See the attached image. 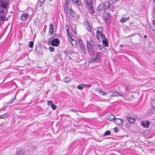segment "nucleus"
<instances>
[{
  "label": "nucleus",
  "mask_w": 155,
  "mask_h": 155,
  "mask_svg": "<svg viewBox=\"0 0 155 155\" xmlns=\"http://www.w3.org/2000/svg\"><path fill=\"white\" fill-rule=\"evenodd\" d=\"M97 37L98 40H102L105 38V35L103 33V29L101 27H98L96 31Z\"/></svg>",
  "instance_id": "nucleus-1"
},
{
  "label": "nucleus",
  "mask_w": 155,
  "mask_h": 155,
  "mask_svg": "<svg viewBox=\"0 0 155 155\" xmlns=\"http://www.w3.org/2000/svg\"><path fill=\"white\" fill-rule=\"evenodd\" d=\"M110 4L108 2H105L104 3H102L99 5L97 8L99 11L105 9L109 8Z\"/></svg>",
  "instance_id": "nucleus-2"
},
{
  "label": "nucleus",
  "mask_w": 155,
  "mask_h": 155,
  "mask_svg": "<svg viewBox=\"0 0 155 155\" xmlns=\"http://www.w3.org/2000/svg\"><path fill=\"white\" fill-rule=\"evenodd\" d=\"M111 116L112 117L111 119L115 120V123L117 125H121L123 124V119L115 117L114 115L113 114H111Z\"/></svg>",
  "instance_id": "nucleus-3"
},
{
  "label": "nucleus",
  "mask_w": 155,
  "mask_h": 155,
  "mask_svg": "<svg viewBox=\"0 0 155 155\" xmlns=\"http://www.w3.org/2000/svg\"><path fill=\"white\" fill-rule=\"evenodd\" d=\"M101 58V54L100 53L98 52L95 58L91 62H98L100 61Z\"/></svg>",
  "instance_id": "nucleus-4"
},
{
  "label": "nucleus",
  "mask_w": 155,
  "mask_h": 155,
  "mask_svg": "<svg viewBox=\"0 0 155 155\" xmlns=\"http://www.w3.org/2000/svg\"><path fill=\"white\" fill-rule=\"evenodd\" d=\"M68 36V39L71 44L73 47H75L77 45V42L75 40L73 39L71 35Z\"/></svg>",
  "instance_id": "nucleus-5"
},
{
  "label": "nucleus",
  "mask_w": 155,
  "mask_h": 155,
  "mask_svg": "<svg viewBox=\"0 0 155 155\" xmlns=\"http://www.w3.org/2000/svg\"><path fill=\"white\" fill-rule=\"evenodd\" d=\"M87 46L89 54L91 55H92L93 54V49L91 43L88 41L87 42Z\"/></svg>",
  "instance_id": "nucleus-6"
},
{
  "label": "nucleus",
  "mask_w": 155,
  "mask_h": 155,
  "mask_svg": "<svg viewBox=\"0 0 155 155\" xmlns=\"http://www.w3.org/2000/svg\"><path fill=\"white\" fill-rule=\"evenodd\" d=\"M86 6L89 7L92 6L93 0H84Z\"/></svg>",
  "instance_id": "nucleus-7"
},
{
  "label": "nucleus",
  "mask_w": 155,
  "mask_h": 155,
  "mask_svg": "<svg viewBox=\"0 0 155 155\" xmlns=\"http://www.w3.org/2000/svg\"><path fill=\"white\" fill-rule=\"evenodd\" d=\"M51 44L53 46H58L59 44V40L58 38L53 39L51 41Z\"/></svg>",
  "instance_id": "nucleus-8"
},
{
  "label": "nucleus",
  "mask_w": 155,
  "mask_h": 155,
  "mask_svg": "<svg viewBox=\"0 0 155 155\" xmlns=\"http://www.w3.org/2000/svg\"><path fill=\"white\" fill-rule=\"evenodd\" d=\"M29 16V15L27 13H24L21 15V19L22 20L25 21L28 19Z\"/></svg>",
  "instance_id": "nucleus-9"
},
{
  "label": "nucleus",
  "mask_w": 155,
  "mask_h": 155,
  "mask_svg": "<svg viewBox=\"0 0 155 155\" xmlns=\"http://www.w3.org/2000/svg\"><path fill=\"white\" fill-rule=\"evenodd\" d=\"M142 125L144 127L148 128L150 125V122L148 120L143 121L141 123Z\"/></svg>",
  "instance_id": "nucleus-10"
},
{
  "label": "nucleus",
  "mask_w": 155,
  "mask_h": 155,
  "mask_svg": "<svg viewBox=\"0 0 155 155\" xmlns=\"http://www.w3.org/2000/svg\"><path fill=\"white\" fill-rule=\"evenodd\" d=\"M100 41H102L103 44L105 46H108V41L107 40L106 38L105 37V38H104L102 39V40H99Z\"/></svg>",
  "instance_id": "nucleus-11"
},
{
  "label": "nucleus",
  "mask_w": 155,
  "mask_h": 155,
  "mask_svg": "<svg viewBox=\"0 0 155 155\" xmlns=\"http://www.w3.org/2000/svg\"><path fill=\"white\" fill-rule=\"evenodd\" d=\"M78 42L80 45V48L84 50V45L81 39L79 40Z\"/></svg>",
  "instance_id": "nucleus-12"
},
{
  "label": "nucleus",
  "mask_w": 155,
  "mask_h": 155,
  "mask_svg": "<svg viewBox=\"0 0 155 155\" xmlns=\"http://www.w3.org/2000/svg\"><path fill=\"white\" fill-rule=\"evenodd\" d=\"M49 33L51 34H52L54 33V29L53 27V25L52 24H51L49 26Z\"/></svg>",
  "instance_id": "nucleus-13"
},
{
  "label": "nucleus",
  "mask_w": 155,
  "mask_h": 155,
  "mask_svg": "<svg viewBox=\"0 0 155 155\" xmlns=\"http://www.w3.org/2000/svg\"><path fill=\"white\" fill-rule=\"evenodd\" d=\"M72 2L73 3L76 4L77 5H81V2L79 0H72Z\"/></svg>",
  "instance_id": "nucleus-14"
},
{
  "label": "nucleus",
  "mask_w": 155,
  "mask_h": 155,
  "mask_svg": "<svg viewBox=\"0 0 155 155\" xmlns=\"http://www.w3.org/2000/svg\"><path fill=\"white\" fill-rule=\"evenodd\" d=\"M127 118L128 120L130 123H133L135 121V119L130 117H128Z\"/></svg>",
  "instance_id": "nucleus-15"
},
{
  "label": "nucleus",
  "mask_w": 155,
  "mask_h": 155,
  "mask_svg": "<svg viewBox=\"0 0 155 155\" xmlns=\"http://www.w3.org/2000/svg\"><path fill=\"white\" fill-rule=\"evenodd\" d=\"M130 18L129 17H128L127 18L125 17H123L120 19V21L121 22L124 23L126 21L128 20Z\"/></svg>",
  "instance_id": "nucleus-16"
},
{
  "label": "nucleus",
  "mask_w": 155,
  "mask_h": 155,
  "mask_svg": "<svg viewBox=\"0 0 155 155\" xmlns=\"http://www.w3.org/2000/svg\"><path fill=\"white\" fill-rule=\"evenodd\" d=\"M70 12L71 15L73 17H75L76 14L74 11L72 9H70Z\"/></svg>",
  "instance_id": "nucleus-17"
},
{
  "label": "nucleus",
  "mask_w": 155,
  "mask_h": 155,
  "mask_svg": "<svg viewBox=\"0 0 155 155\" xmlns=\"http://www.w3.org/2000/svg\"><path fill=\"white\" fill-rule=\"evenodd\" d=\"M150 28L152 31L155 30V21H153L152 25L150 26Z\"/></svg>",
  "instance_id": "nucleus-18"
},
{
  "label": "nucleus",
  "mask_w": 155,
  "mask_h": 155,
  "mask_svg": "<svg viewBox=\"0 0 155 155\" xmlns=\"http://www.w3.org/2000/svg\"><path fill=\"white\" fill-rule=\"evenodd\" d=\"M86 28L89 31H91V29L90 25L88 22H87L86 23Z\"/></svg>",
  "instance_id": "nucleus-19"
},
{
  "label": "nucleus",
  "mask_w": 155,
  "mask_h": 155,
  "mask_svg": "<svg viewBox=\"0 0 155 155\" xmlns=\"http://www.w3.org/2000/svg\"><path fill=\"white\" fill-rule=\"evenodd\" d=\"M76 27V25L74 24L72 25L71 27L72 30L74 32V33L75 34H76V30L75 29Z\"/></svg>",
  "instance_id": "nucleus-20"
},
{
  "label": "nucleus",
  "mask_w": 155,
  "mask_h": 155,
  "mask_svg": "<svg viewBox=\"0 0 155 155\" xmlns=\"http://www.w3.org/2000/svg\"><path fill=\"white\" fill-rule=\"evenodd\" d=\"M71 81V78L69 77H66L64 79V82L65 83H68Z\"/></svg>",
  "instance_id": "nucleus-21"
},
{
  "label": "nucleus",
  "mask_w": 155,
  "mask_h": 155,
  "mask_svg": "<svg viewBox=\"0 0 155 155\" xmlns=\"http://www.w3.org/2000/svg\"><path fill=\"white\" fill-rule=\"evenodd\" d=\"M65 28L66 30L67 34L68 36L70 35L69 32L68 26V25H66L65 26Z\"/></svg>",
  "instance_id": "nucleus-22"
},
{
  "label": "nucleus",
  "mask_w": 155,
  "mask_h": 155,
  "mask_svg": "<svg viewBox=\"0 0 155 155\" xmlns=\"http://www.w3.org/2000/svg\"><path fill=\"white\" fill-rule=\"evenodd\" d=\"M90 8L89 11L91 14H92L94 13V11L93 9L92 6L89 7Z\"/></svg>",
  "instance_id": "nucleus-23"
},
{
  "label": "nucleus",
  "mask_w": 155,
  "mask_h": 155,
  "mask_svg": "<svg viewBox=\"0 0 155 155\" xmlns=\"http://www.w3.org/2000/svg\"><path fill=\"white\" fill-rule=\"evenodd\" d=\"M64 10L66 13H67L68 12V5H64Z\"/></svg>",
  "instance_id": "nucleus-24"
},
{
  "label": "nucleus",
  "mask_w": 155,
  "mask_h": 155,
  "mask_svg": "<svg viewBox=\"0 0 155 155\" xmlns=\"http://www.w3.org/2000/svg\"><path fill=\"white\" fill-rule=\"evenodd\" d=\"M118 95V93L116 92H114L112 94L110 95V96L111 97H112L113 96L115 97L117 96Z\"/></svg>",
  "instance_id": "nucleus-25"
},
{
  "label": "nucleus",
  "mask_w": 155,
  "mask_h": 155,
  "mask_svg": "<svg viewBox=\"0 0 155 155\" xmlns=\"http://www.w3.org/2000/svg\"><path fill=\"white\" fill-rule=\"evenodd\" d=\"M151 102L153 108L155 110V100L153 99Z\"/></svg>",
  "instance_id": "nucleus-26"
},
{
  "label": "nucleus",
  "mask_w": 155,
  "mask_h": 155,
  "mask_svg": "<svg viewBox=\"0 0 155 155\" xmlns=\"http://www.w3.org/2000/svg\"><path fill=\"white\" fill-rule=\"evenodd\" d=\"M82 85L84 87L86 88H89L91 87V85L90 84H82Z\"/></svg>",
  "instance_id": "nucleus-27"
},
{
  "label": "nucleus",
  "mask_w": 155,
  "mask_h": 155,
  "mask_svg": "<svg viewBox=\"0 0 155 155\" xmlns=\"http://www.w3.org/2000/svg\"><path fill=\"white\" fill-rule=\"evenodd\" d=\"M1 6L4 8H6V3L5 2H2Z\"/></svg>",
  "instance_id": "nucleus-28"
},
{
  "label": "nucleus",
  "mask_w": 155,
  "mask_h": 155,
  "mask_svg": "<svg viewBox=\"0 0 155 155\" xmlns=\"http://www.w3.org/2000/svg\"><path fill=\"white\" fill-rule=\"evenodd\" d=\"M120 0H109V1L110 2H111V4H114L116 2H117L120 1Z\"/></svg>",
  "instance_id": "nucleus-29"
},
{
  "label": "nucleus",
  "mask_w": 155,
  "mask_h": 155,
  "mask_svg": "<svg viewBox=\"0 0 155 155\" xmlns=\"http://www.w3.org/2000/svg\"><path fill=\"white\" fill-rule=\"evenodd\" d=\"M7 116V115L5 114L2 115H0V119H3L5 117H6Z\"/></svg>",
  "instance_id": "nucleus-30"
},
{
  "label": "nucleus",
  "mask_w": 155,
  "mask_h": 155,
  "mask_svg": "<svg viewBox=\"0 0 155 155\" xmlns=\"http://www.w3.org/2000/svg\"><path fill=\"white\" fill-rule=\"evenodd\" d=\"M39 1L40 2L39 5L40 6H41L45 2V0H39Z\"/></svg>",
  "instance_id": "nucleus-31"
},
{
  "label": "nucleus",
  "mask_w": 155,
  "mask_h": 155,
  "mask_svg": "<svg viewBox=\"0 0 155 155\" xmlns=\"http://www.w3.org/2000/svg\"><path fill=\"white\" fill-rule=\"evenodd\" d=\"M29 46L30 47L32 48L33 45V42L32 41H30L29 42Z\"/></svg>",
  "instance_id": "nucleus-32"
},
{
  "label": "nucleus",
  "mask_w": 155,
  "mask_h": 155,
  "mask_svg": "<svg viewBox=\"0 0 155 155\" xmlns=\"http://www.w3.org/2000/svg\"><path fill=\"white\" fill-rule=\"evenodd\" d=\"M83 87H83L82 84H81V85L78 86L77 87V88H78V89H80V90H82L83 89Z\"/></svg>",
  "instance_id": "nucleus-33"
},
{
  "label": "nucleus",
  "mask_w": 155,
  "mask_h": 155,
  "mask_svg": "<svg viewBox=\"0 0 155 155\" xmlns=\"http://www.w3.org/2000/svg\"><path fill=\"white\" fill-rule=\"evenodd\" d=\"M110 134V131H107L106 132H105V133H104V136H106V135H109V134Z\"/></svg>",
  "instance_id": "nucleus-34"
},
{
  "label": "nucleus",
  "mask_w": 155,
  "mask_h": 155,
  "mask_svg": "<svg viewBox=\"0 0 155 155\" xmlns=\"http://www.w3.org/2000/svg\"><path fill=\"white\" fill-rule=\"evenodd\" d=\"M51 107L52 108V109L53 110H55L57 108V106L54 104H53L51 106Z\"/></svg>",
  "instance_id": "nucleus-35"
},
{
  "label": "nucleus",
  "mask_w": 155,
  "mask_h": 155,
  "mask_svg": "<svg viewBox=\"0 0 155 155\" xmlns=\"http://www.w3.org/2000/svg\"><path fill=\"white\" fill-rule=\"evenodd\" d=\"M100 93H102V95H105L106 94H107V93L104 92L101 90H100Z\"/></svg>",
  "instance_id": "nucleus-36"
},
{
  "label": "nucleus",
  "mask_w": 155,
  "mask_h": 155,
  "mask_svg": "<svg viewBox=\"0 0 155 155\" xmlns=\"http://www.w3.org/2000/svg\"><path fill=\"white\" fill-rule=\"evenodd\" d=\"M70 2V0H66L64 5L68 6Z\"/></svg>",
  "instance_id": "nucleus-37"
},
{
  "label": "nucleus",
  "mask_w": 155,
  "mask_h": 155,
  "mask_svg": "<svg viewBox=\"0 0 155 155\" xmlns=\"http://www.w3.org/2000/svg\"><path fill=\"white\" fill-rule=\"evenodd\" d=\"M47 104L48 105L51 106L53 104V103L51 101H49L47 102Z\"/></svg>",
  "instance_id": "nucleus-38"
},
{
  "label": "nucleus",
  "mask_w": 155,
  "mask_h": 155,
  "mask_svg": "<svg viewBox=\"0 0 155 155\" xmlns=\"http://www.w3.org/2000/svg\"><path fill=\"white\" fill-rule=\"evenodd\" d=\"M49 50L51 52H53L54 51V48L50 46Z\"/></svg>",
  "instance_id": "nucleus-39"
},
{
  "label": "nucleus",
  "mask_w": 155,
  "mask_h": 155,
  "mask_svg": "<svg viewBox=\"0 0 155 155\" xmlns=\"http://www.w3.org/2000/svg\"><path fill=\"white\" fill-rule=\"evenodd\" d=\"M114 131L115 132L117 133L119 131V130L117 127H115L114 128Z\"/></svg>",
  "instance_id": "nucleus-40"
},
{
  "label": "nucleus",
  "mask_w": 155,
  "mask_h": 155,
  "mask_svg": "<svg viewBox=\"0 0 155 155\" xmlns=\"http://www.w3.org/2000/svg\"><path fill=\"white\" fill-rule=\"evenodd\" d=\"M69 111L70 112H76L77 111L76 110H75L74 109H70L69 110Z\"/></svg>",
  "instance_id": "nucleus-41"
},
{
  "label": "nucleus",
  "mask_w": 155,
  "mask_h": 155,
  "mask_svg": "<svg viewBox=\"0 0 155 155\" xmlns=\"http://www.w3.org/2000/svg\"><path fill=\"white\" fill-rule=\"evenodd\" d=\"M4 20V17L3 16H0V21H2Z\"/></svg>",
  "instance_id": "nucleus-42"
},
{
  "label": "nucleus",
  "mask_w": 155,
  "mask_h": 155,
  "mask_svg": "<svg viewBox=\"0 0 155 155\" xmlns=\"http://www.w3.org/2000/svg\"><path fill=\"white\" fill-rule=\"evenodd\" d=\"M15 155H24L23 154L21 153H19L18 152L16 153Z\"/></svg>",
  "instance_id": "nucleus-43"
},
{
  "label": "nucleus",
  "mask_w": 155,
  "mask_h": 155,
  "mask_svg": "<svg viewBox=\"0 0 155 155\" xmlns=\"http://www.w3.org/2000/svg\"><path fill=\"white\" fill-rule=\"evenodd\" d=\"M112 92V91L111 90H110L108 91H107V94H109Z\"/></svg>",
  "instance_id": "nucleus-44"
},
{
  "label": "nucleus",
  "mask_w": 155,
  "mask_h": 155,
  "mask_svg": "<svg viewBox=\"0 0 155 155\" xmlns=\"http://www.w3.org/2000/svg\"><path fill=\"white\" fill-rule=\"evenodd\" d=\"M117 96H122V95L121 93H118V95H117Z\"/></svg>",
  "instance_id": "nucleus-45"
},
{
  "label": "nucleus",
  "mask_w": 155,
  "mask_h": 155,
  "mask_svg": "<svg viewBox=\"0 0 155 155\" xmlns=\"http://www.w3.org/2000/svg\"><path fill=\"white\" fill-rule=\"evenodd\" d=\"M153 14L155 15V8L153 10Z\"/></svg>",
  "instance_id": "nucleus-46"
},
{
  "label": "nucleus",
  "mask_w": 155,
  "mask_h": 155,
  "mask_svg": "<svg viewBox=\"0 0 155 155\" xmlns=\"http://www.w3.org/2000/svg\"><path fill=\"white\" fill-rule=\"evenodd\" d=\"M15 98H16V95L15 96V98H14V99L13 100V101H14L15 100Z\"/></svg>",
  "instance_id": "nucleus-47"
},
{
  "label": "nucleus",
  "mask_w": 155,
  "mask_h": 155,
  "mask_svg": "<svg viewBox=\"0 0 155 155\" xmlns=\"http://www.w3.org/2000/svg\"><path fill=\"white\" fill-rule=\"evenodd\" d=\"M128 87H126V90H128Z\"/></svg>",
  "instance_id": "nucleus-48"
},
{
  "label": "nucleus",
  "mask_w": 155,
  "mask_h": 155,
  "mask_svg": "<svg viewBox=\"0 0 155 155\" xmlns=\"http://www.w3.org/2000/svg\"><path fill=\"white\" fill-rule=\"evenodd\" d=\"M120 47H122V45H120Z\"/></svg>",
  "instance_id": "nucleus-49"
},
{
  "label": "nucleus",
  "mask_w": 155,
  "mask_h": 155,
  "mask_svg": "<svg viewBox=\"0 0 155 155\" xmlns=\"http://www.w3.org/2000/svg\"><path fill=\"white\" fill-rule=\"evenodd\" d=\"M144 37L145 38H146V35H145Z\"/></svg>",
  "instance_id": "nucleus-50"
},
{
  "label": "nucleus",
  "mask_w": 155,
  "mask_h": 155,
  "mask_svg": "<svg viewBox=\"0 0 155 155\" xmlns=\"http://www.w3.org/2000/svg\"><path fill=\"white\" fill-rule=\"evenodd\" d=\"M153 15L154 16L155 15H154V14H153Z\"/></svg>",
  "instance_id": "nucleus-51"
},
{
  "label": "nucleus",
  "mask_w": 155,
  "mask_h": 155,
  "mask_svg": "<svg viewBox=\"0 0 155 155\" xmlns=\"http://www.w3.org/2000/svg\"><path fill=\"white\" fill-rule=\"evenodd\" d=\"M50 1H52V0H49Z\"/></svg>",
  "instance_id": "nucleus-52"
}]
</instances>
